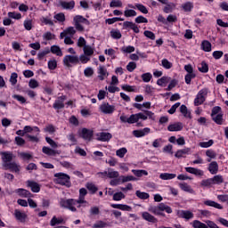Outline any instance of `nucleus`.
Returning <instances> with one entry per match:
<instances>
[{
	"mask_svg": "<svg viewBox=\"0 0 228 228\" xmlns=\"http://www.w3.org/2000/svg\"><path fill=\"white\" fill-rule=\"evenodd\" d=\"M79 204H86V200H85L84 196H79L78 200L74 199H61L60 200V206L61 208H64L65 209H69V211H72L73 213H76L77 211V208H81V205Z\"/></svg>",
	"mask_w": 228,
	"mask_h": 228,
	"instance_id": "nucleus-1",
	"label": "nucleus"
},
{
	"mask_svg": "<svg viewBox=\"0 0 228 228\" xmlns=\"http://www.w3.org/2000/svg\"><path fill=\"white\" fill-rule=\"evenodd\" d=\"M148 211L157 216H165L163 211H166L168 215L173 213L172 208L165 203H159L158 206H150Z\"/></svg>",
	"mask_w": 228,
	"mask_h": 228,
	"instance_id": "nucleus-2",
	"label": "nucleus"
},
{
	"mask_svg": "<svg viewBox=\"0 0 228 228\" xmlns=\"http://www.w3.org/2000/svg\"><path fill=\"white\" fill-rule=\"evenodd\" d=\"M53 182L55 184H61V186H66L67 188H70L72 183H70V175L65 173H56L54 174Z\"/></svg>",
	"mask_w": 228,
	"mask_h": 228,
	"instance_id": "nucleus-3",
	"label": "nucleus"
},
{
	"mask_svg": "<svg viewBox=\"0 0 228 228\" xmlns=\"http://www.w3.org/2000/svg\"><path fill=\"white\" fill-rule=\"evenodd\" d=\"M73 20L75 23V28L77 31H85V28H83V25L81 24H86V26H90V21L86 18L81 15L75 16Z\"/></svg>",
	"mask_w": 228,
	"mask_h": 228,
	"instance_id": "nucleus-4",
	"label": "nucleus"
},
{
	"mask_svg": "<svg viewBox=\"0 0 228 228\" xmlns=\"http://www.w3.org/2000/svg\"><path fill=\"white\" fill-rule=\"evenodd\" d=\"M208 97V88H203L199 91L195 99H194V106H201L206 102V99Z\"/></svg>",
	"mask_w": 228,
	"mask_h": 228,
	"instance_id": "nucleus-5",
	"label": "nucleus"
},
{
	"mask_svg": "<svg viewBox=\"0 0 228 228\" xmlns=\"http://www.w3.org/2000/svg\"><path fill=\"white\" fill-rule=\"evenodd\" d=\"M65 67H72V65H78L79 56L77 55H65L63 58Z\"/></svg>",
	"mask_w": 228,
	"mask_h": 228,
	"instance_id": "nucleus-6",
	"label": "nucleus"
},
{
	"mask_svg": "<svg viewBox=\"0 0 228 228\" xmlns=\"http://www.w3.org/2000/svg\"><path fill=\"white\" fill-rule=\"evenodd\" d=\"M178 218H183V220H193L195 215L190 210H178L176 213Z\"/></svg>",
	"mask_w": 228,
	"mask_h": 228,
	"instance_id": "nucleus-7",
	"label": "nucleus"
},
{
	"mask_svg": "<svg viewBox=\"0 0 228 228\" xmlns=\"http://www.w3.org/2000/svg\"><path fill=\"white\" fill-rule=\"evenodd\" d=\"M143 112L137 113V118L138 120H147V118H150L151 120H154L155 116L154 112L151 110H142Z\"/></svg>",
	"mask_w": 228,
	"mask_h": 228,
	"instance_id": "nucleus-8",
	"label": "nucleus"
},
{
	"mask_svg": "<svg viewBox=\"0 0 228 228\" xmlns=\"http://www.w3.org/2000/svg\"><path fill=\"white\" fill-rule=\"evenodd\" d=\"M80 138H82L86 142H92V139L94 138V132L87 128H82L80 133Z\"/></svg>",
	"mask_w": 228,
	"mask_h": 228,
	"instance_id": "nucleus-9",
	"label": "nucleus"
},
{
	"mask_svg": "<svg viewBox=\"0 0 228 228\" xmlns=\"http://www.w3.org/2000/svg\"><path fill=\"white\" fill-rule=\"evenodd\" d=\"M0 155L2 156L3 165H8L9 163H12V161H13V158H15L13 153L10 151H2L0 152Z\"/></svg>",
	"mask_w": 228,
	"mask_h": 228,
	"instance_id": "nucleus-10",
	"label": "nucleus"
},
{
	"mask_svg": "<svg viewBox=\"0 0 228 228\" xmlns=\"http://www.w3.org/2000/svg\"><path fill=\"white\" fill-rule=\"evenodd\" d=\"M4 170H10L11 172H15L16 174H19L20 172V166L17 164L16 162H9L8 164H2Z\"/></svg>",
	"mask_w": 228,
	"mask_h": 228,
	"instance_id": "nucleus-11",
	"label": "nucleus"
},
{
	"mask_svg": "<svg viewBox=\"0 0 228 228\" xmlns=\"http://www.w3.org/2000/svg\"><path fill=\"white\" fill-rule=\"evenodd\" d=\"M97 175L102 179H106V177L109 179H115V170L109 168L108 171L97 173Z\"/></svg>",
	"mask_w": 228,
	"mask_h": 228,
	"instance_id": "nucleus-12",
	"label": "nucleus"
},
{
	"mask_svg": "<svg viewBox=\"0 0 228 228\" xmlns=\"http://www.w3.org/2000/svg\"><path fill=\"white\" fill-rule=\"evenodd\" d=\"M65 101H67V96L62 95L61 97H58L53 103L54 110H62V108H65Z\"/></svg>",
	"mask_w": 228,
	"mask_h": 228,
	"instance_id": "nucleus-13",
	"label": "nucleus"
},
{
	"mask_svg": "<svg viewBox=\"0 0 228 228\" xmlns=\"http://www.w3.org/2000/svg\"><path fill=\"white\" fill-rule=\"evenodd\" d=\"M59 6H61L62 10H74L76 6V2H74V0H71L69 2H65L61 0L59 2Z\"/></svg>",
	"mask_w": 228,
	"mask_h": 228,
	"instance_id": "nucleus-14",
	"label": "nucleus"
},
{
	"mask_svg": "<svg viewBox=\"0 0 228 228\" xmlns=\"http://www.w3.org/2000/svg\"><path fill=\"white\" fill-rule=\"evenodd\" d=\"M151 133V129L149 127H144L139 130H134L133 134L135 138H142L143 136H147Z\"/></svg>",
	"mask_w": 228,
	"mask_h": 228,
	"instance_id": "nucleus-15",
	"label": "nucleus"
},
{
	"mask_svg": "<svg viewBox=\"0 0 228 228\" xmlns=\"http://www.w3.org/2000/svg\"><path fill=\"white\" fill-rule=\"evenodd\" d=\"M120 120L127 124H136V122H138V114H132L129 118L121 116Z\"/></svg>",
	"mask_w": 228,
	"mask_h": 228,
	"instance_id": "nucleus-16",
	"label": "nucleus"
},
{
	"mask_svg": "<svg viewBox=\"0 0 228 228\" xmlns=\"http://www.w3.org/2000/svg\"><path fill=\"white\" fill-rule=\"evenodd\" d=\"M100 111H102V113H105L106 115H108L115 111V107L110 105L109 103H102L100 106Z\"/></svg>",
	"mask_w": 228,
	"mask_h": 228,
	"instance_id": "nucleus-17",
	"label": "nucleus"
},
{
	"mask_svg": "<svg viewBox=\"0 0 228 228\" xmlns=\"http://www.w3.org/2000/svg\"><path fill=\"white\" fill-rule=\"evenodd\" d=\"M96 140L98 142H109V140H111V134L106 132L98 133L96 134Z\"/></svg>",
	"mask_w": 228,
	"mask_h": 228,
	"instance_id": "nucleus-18",
	"label": "nucleus"
},
{
	"mask_svg": "<svg viewBox=\"0 0 228 228\" xmlns=\"http://www.w3.org/2000/svg\"><path fill=\"white\" fill-rule=\"evenodd\" d=\"M27 186L31 189L33 193H38L40 191V184L35 181L28 180Z\"/></svg>",
	"mask_w": 228,
	"mask_h": 228,
	"instance_id": "nucleus-19",
	"label": "nucleus"
},
{
	"mask_svg": "<svg viewBox=\"0 0 228 228\" xmlns=\"http://www.w3.org/2000/svg\"><path fill=\"white\" fill-rule=\"evenodd\" d=\"M191 152V148H184L182 150H178L175 156L178 159H181V158H186V156L190 155Z\"/></svg>",
	"mask_w": 228,
	"mask_h": 228,
	"instance_id": "nucleus-20",
	"label": "nucleus"
},
{
	"mask_svg": "<svg viewBox=\"0 0 228 228\" xmlns=\"http://www.w3.org/2000/svg\"><path fill=\"white\" fill-rule=\"evenodd\" d=\"M74 35H76V28L74 27H69L60 34V38L63 39L65 37H74Z\"/></svg>",
	"mask_w": 228,
	"mask_h": 228,
	"instance_id": "nucleus-21",
	"label": "nucleus"
},
{
	"mask_svg": "<svg viewBox=\"0 0 228 228\" xmlns=\"http://www.w3.org/2000/svg\"><path fill=\"white\" fill-rule=\"evenodd\" d=\"M183 123L176 122V123L170 124L167 126V131H170L171 133L177 132V131H183Z\"/></svg>",
	"mask_w": 228,
	"mask_h": 228,
	"instance_id": "nucleus-22",
	"label": "nucleus"
},
{
	"mask_svg": "<svg viewBox=\"0 0 228 228\" xmlns=\"http://www.w3.org/2000/svg\"><path fill=\"white\" fill-rule=\"evenodd\" d=\"M185 171L188 172V174H192L198 177H202V175H204V171L191 167H185Z\"/></svg>",
	"mask_w": 228,
	"mask_h": 228,
	"instance_id": "nucleus-23",
	"label": "nucleus"
},
{
	"mask_svg": "<svg viewBox=\"0 0 228 228\" xmlns=\"http://www.w3.org/2000/svg\"><path fill=\"white\" fill-rule=\"evenodd\" d=\"M142 218L146 222H150L151 224H156V222H158V218H156L154 216H152L149 212H142Z\"/></svg>",
	"mask_w": 228,
	"mask_h": 228,
	"instance_id": "nucleus-24",
	"label": "nucleus"
},
{
	"mask_svg": "<svg viewBox=\"0 0 228 228\" xmlns=\"http://www.w3.org/2000/svg\"><path fill=\"white\" fill-rule=\"evenodd\" d=\"M151 102H145L143 103H133V107L135 108V110H139V111H143V108L146 110H151Z\"/></svg>",
	"mask_w": 228,
	"mask_h": 228,
	"instance_id": "nucleus-25",
	"label": "nucleus"
},
{
	"mask_svg": "<svg viewBox=\"0 0 228 228\" xmlns=\"http://www.w3.org/2000/svg\"><path fill=\"white\" fill-rule=\"evenodd\" d=\"M15 193H17L20 197H23L25 199H31V197H33V194L26 189H17L15 191Z\"/></svg>",
	"mask_w": 228,
	"mask_h": 228,
	"instance_id": "nucleus-26",
	"label": "nucleus"
},
{
	"mask_svg": "<svg viewBox=\"0 0 228 228\" xmlns=\"http://www.w3.org/2000/svg\"><path fill=\"white\" fill-rule=\"evenodd\" d=\"M14 216L16 220L21 223L26 222V218H28V216L26 215V213L20 212V210L19 209L14 210Z\"/></svg>",
	"mask_w": 228,
	"mask_h": 228,
	"instance_id": "nucleus-27",
	"label": "nucleus"
},
{
	"mask_svg": "<svg viewBox=\"0 0 228 228\" xmlns=\"http://www.w3.org/2000/svg\"><path fill=\"white\" fill-rule=\"evenodd\" d=\"M179 188L183 191H186L187 193H191L192 195H195V190H193V188H191V186L186 183H179Z\"/></svg>",
	"mask_w": 228,
	"mask_h": 228,
	"instance_id": "nucleus-28",
	"label": "nucleus"
},
{
	"mask_svg": "<svg viewBox=\"0 0 228 228\" xmlns=\"http://www.w3.org/2000/svg\"><path fill=\"white\" fill-rule=\"evenodd\" d=\"M204 205L208 206L209 208H215L216 209H224V206L211 200H205Z\"/></svg>",
	"mask_w": 228,
	"mask_h": 228,
	"instance_id": "nucleus-29",
	"label": "nucleus"
},
{
	"mask_svg": "<svg viewBox=\"0 0 228 228\" xmlns=\"http://www.w3.org/2000/svg\"><path fill=\"white\" fill-rule=\"evenodd\" d=\"M129 181H138V178L133 175H127V176L121 175L118 180H116V184L118 183H129Z\"/></svg>",
	"mask_w": 228,
	"mask_h": 228,
	"instance_id": "nucleus-30",
	"label": "nucleus"
},
{
	"mask_svg": "<svg viewBox=\"0 0 228 228\" xmlns=\"http://www.w3.org/2000/svg\"><path fill=\"white\" fill-rule=\"evenodd\" d=\"M208 172H210L212 175L218 174V162L216 161H211L208 165Z\"/></svg>",
	"mask_w": 228,
	"mask_h": 228,
	"instance_id": "nucleus-31",
	"label": "nucleus"
},
{
	"mask_svg": "<svg viewBox=\"0 0 228 228\" xmlns=\"http://www.w3.org/2000/svg\"><path fill=\"white\" fill-rule=\"evenodd\" d=\"M175 177H177V175L172 173H161L159 175V179H162V181H170L175 179Z\"/></svg>",
	"mask_w": 228,
	"mask_h": 228,
	"instance_id": "nucleus-32",
	"label": "nucleus"
},
{
	"mask_svg": "<svg viewBox=\"0 0 228 228\" xmlns=\"http://www.w3.org/2000/svg\"><path fill=\"white\" fill-rule=\"evenodd\" d=\"M98 77L101 81H104V77L108 76V71L104 66H99L98 68Z\"/></svg>",
	"mask_w": 228,
	"mask_h": 228,
	"instance_id": "nucleus-33",
	"label": "nucleus"
},
{
	"mask_svg": "<svg viewBox=\"0 0 228 228\" xmlns=\"http://www.w3.org/2000/svg\"><path fill=\"white\" fill-rule=\"evenodd\" d=\"M42 151L46 156H56V154H60V151L45 146L43 147Z\"/></svg>",
	"mask_w": 228,
	"mask_h": 228,
	"instance_id": "nucleus-34",
	"label": "nucleus"
},
{
	"mask_svg": "<svg viewBox=\"0 0 228 228\" xmlns=\"http://www.w3.org/2000/svg\"><path fill=\"white\" fill-rule=\"evenodd\" d=\"M206 156L208 163H211L212 159H216V151L214 150H207L206 151Z\"/></svg>",
	"mask_w": 228,
	"mask_h": 228,
	"instance_id": "nucleus-35",
	"label": "nucleus"
},
{
	"mask_svg": "<svg viewBox=\"0 0 228 228\" xmlns=\"http://www.w3.org/2000/svg\"><path fill=\"white\" fill-rule=\"evenodd\" d=\"M175 10V4L167 3L163 8L164 13H172Z\"/></svg>",
	"mask_w": 228,
	"mask_h": 228,
	"instance_id": "nucleus-36",
	"label": "nucleus"
},
{
	"mask_svg": "<svg viewBox=\"0 0 228 228\" xmlns=\"http://www.w3.org/2000/svg\"><path fill=\"white\" fill-rule=\"evenodd\" d=\"M198 69L200 72H202L203 74H208V72H209V66L208 65V63H206V61H203L198 66Z\"/></svg>",
	"mask_w": 228,
	"mask_h": 228,
	"instance_id": "nucleus-37",
	"label": "nucleus"
},
{
	"mask_svg": "<svg viewBox=\"0 0 228 228\" xmlns=\"http://www.w3.org/2000/svg\"><path fill=\"white\" fill-rule=\"evenodd\" d=\"M54 19V22H60V23H63L65 22L66 19H65V13L63 12H58L55 13L53 16Z\"/></svg>",
	"mask_w": 228,
	"mask_h": 228,
	"instance_id": "nucleus-38",
	"label": "nucleus"
},
{
	"mask_svg": "<svg viewBox=\"0 0 228 228\" xmlns=\"http://www.w3.org/2000/svg\"><path fill=\"white\" fill-rule=\"evenodd\" d=\"M191 227L193 228H209L208 227V224H204L200 220H194L191 223Z\"/></svg>",
	"mask_w": 228,
	"mask_h": 228,
	"instance_id": "nucleus-39",
	"label": "nucleus"
},
{
	"mask_svg": "<svg viewBox=\"0 0 228 228\" xmlns=\"http://www.w3.org/2000/svg\"><path fill=\"white\" fill-rule=\"evenodd\" d=\"M180 113H182L185 118H191V113L188 111V107H186V105L180 106Z\"/></svg>",
	"mask_w": 228,
	"mask_h": 228,
	"instance_id": "nucleus-40",
	"label": "nucleus"
},
{
	"mask_svg": "<svg viewBox=\"0 0 228 228\" xmlns=\"http://www.w3.org/2000/svg\"><path fill=\"white\" fill-rule=\"evenodd\" d=\"M23 129L25 134H28V133H33V131L35 133H40V128H38V126H25Z\"/></svg>",
	"mask_w": 228,
	"mask_h": 228,
	"instance_id": "nucleus-41",
	"label": "nucleus"
},
{
	"mask_svg": "<svg viewBox=\"0 0 228 228\" xmlns=\"http://www.w3.org/2000/svg\"><path fill=\"white\" fill-rule=\"evenodd\" d=\"M212 119L214 120V122H216V124H217L218 126H222V124H224V114L219 113L216 116H212Z\"/></svg>",
	"mask_w": 228,
	"mask_h": 228,
	"instance_id": "nucleus-42",
	"label": "nucleus"
},
{
	"mask_svg": "<svg viewBox=\"0 0 228 228\" xmlns=\"http://www.w3.org/2000/svg\"><path fill=\"white\" fill-rule=\"evenodd\" d=\"M201 49L205 51V53H211V43L208 40H204L201 43Z\"/></svg>",
	"mask_w": 228,
	"mask_h": 228,
	"instance_id": "nucleus-43",
	"label": "nucleus"
},
{
	"mask_svg": "<svg viewBox=\"0 0 228 228\" xmlns=\"http://www.w3.org/2000/svg\"><path fill=\"white\" fill-rule=\"evenodd\" d=\"M170 77H162L161 78L157 80V85L159 86H165L167 83H170Z\"/></svg>",
	"mask_w": 228,
	"mask_h": 228,
	"instance_id": "nucleus-44",
	"label": "nucleus"
},
{
	"mask_svg": "<svg viewBox=\"0 0 228 228\" xmlns=\"http://www.w3.org/2000/svg\"><path fill=\"white\" fill-rule=\"evenodd\" d=\"M115 209H120L121 211H133V208L129 205L115 204Z\"/></svg>",
	"mask_w": 228,
	"mask_h": 228,
	"instance_id": "nucleus-45",
	"label": "nucleus"
},
{
	"mask_svg": "<svg viewBox=\"0 0 228 228\" xmlns=\"http://www.w3.org/2000/svg\"><path fill=\"white\" fill-rule=\"evenodd\" d=\"M51 53H53V54H56V56H63V52H61V48L58 45L51 46Z\"/></svg>",
	"mask_w": 228,
	"mask_h": 228,
	"instance_id": "nucleus-46",
	"label": "nucleus"
},
{
	"mask_svg": "<svg viewBox=\"0 0 228 228\" xmlns=\"http://www.w3.org/2000/svg\"><path fill=\"white\" fill-rule=\"evenodd\" d=\"M60 224H63V218H57L56 216H54L50 221V225L52 227H54V225H60Z\"/></svg>",
	"mask_w": 228,
	"mask_h": 228,
	"instance_id": "nucleus-47",
	"label": "nucleus"
},
{
	"mask_svg": "<svg viewBox=\"0 0 228 228\" xmlns=\"http://www.w3.org/2000/svg\"><path fill=\"white\" fill-rule=\"evenodd\" d=\"M83 51H84V54H86V56H88L90 58V56L94 55V49L92 46L90 45H85L83 47Z\"/></svg>",
	"mask_w": 228,
	"mask_h": 228,
	"instance_id": "nucleus-48",
	"label": "nucleus"
},
{
	"mask_svg": "<svg viewBox=\"0 0 228 228\" xmlns=\"http://www.w3.org/2000/svg\"><path fill=\"white\" fill-rule=\"evenodd\" d=\"M135 195H136V197H138V199H141L142 200H147V199H149V197H151V195H149V193L142 192L141 191H136Z\"/></svg>",
	"mask_w": 228,
	"mask_h": 228,
	"instance_id": "nucleus-49",
	"label": "nucleus"
},
{
	"mask_svg": "<svg viewBox=\"0 0 228 228\" xmlns=\"http://www.w3.org/2000/svg\"><path fill=\"white\" fill-rule=\"evenodd\" d=\"M200 186H202V188H209V186H213L212 178L202 180L200 183Z\"/></svg>",
	"mask_w": 228,
	"mask_h": 228,
	"instance_id": "nucleus-50",
	"label": "nucleus"
},
{
	"mask_svg": "<svg viewBox=\"0 0 228 228\" xmlns=\"http://www.w3.org/2000/svg\"><path fill=\"white\" fill-rule=\"evenodd\" d=\"M197 77V74L195 73H187L185 75V83L186 85H191V79H195Z\"/></svg>",
	"mask_w": 228,
	"mask_h": 228,
	"instance_id": "nucleus-51",
	"label": "nucleus"
},
{
	"mask_svg": "<svg viewBox=\"0 0 228 228\" xmlns=\"http://www.w3.org/2000/svg\"><path fill=\"white\" fill-rule=\"evenodd\" d=\"M212 179V183L213 184H222L224 183V176L217 175H215Z\"/></svg>",
	"mask_w": 228,
	"mask_h": 228,
	"instance_id": "nucleus-52",
	"label": "nucleus"
},
{
	"mask_svg": "<svg viewBox=\"0 0 228 228\" xmlns=\"http://www.w3.org/2000/svg\"><path fill=\"white\" fill-rule=\"evenodd\" d=\"M161 65L167 70H168V69H172V67H174V64H172V62H170L167 59H163L161 61Z\"/></svg>",
	"mask_w": 228,
	"mask_h": 228,
	"instance_id": "nucleus-53",
	"label": "nucleus"
},
{
	"mask_svg": "<svg viewBox=\"0 0 228 228\" xmlns=\"http://www.w3.org/2000/svg\"><path fill=\"white\" fill-rule=\"evenodd\" d=\"M86 188L91 192V193H95L99 188L94 184V183H87L86 184Z\"/></svg>",
	"mask_w": 228,
	"mask_h": 228,
	"instance_id": "nucleus-54",
	"label": "nucleus"
},
{
	"mask_svg": "<svg viewBox=\"0 0 228 228\" xmlns=\"http://www.w3.org/2000/svg\"><path fill=\"white\" fill-rule=\"evenodd\" d=\"M182 8L185 12H191V10H193V3L186 2L182 5Z\"/></svg>",
	"mask_w": 228,
	"mask_h": 228,
	"instance_id": "nucleus-55",
	"label": "nucleus"
},
{
	"mask_svg": "<svg viewBox=\"0 0 228 228\" xmlns=\"http://www.w3.org/2000/svg\"><path fill=\"white\" fill-rule=\"evenodd\" d=\"M133 174L136 175V177H142V175H149V173L145 170H132Z\"/></svg>",
	"mask_w": 228,
	"mask_h": 228,
	"instance_id": "nucleus-56",
	"label": "nucleus"
},
{
	"mask_svg": "<svg viewBox=\"0 0 228 228\" xmlns=\"http://www.w3.org/2000/svg\"><path fill=\"white\" fill-rule=\"evenodd\" d=\"M124 15L125 17H136L137 13H136V11L133 9H126L124 12Z\"/></svg>",
	"mask_w": 228,
	"mask_h": 228,
	"instance_id": "nucleus-57",
	"label": "nucleus"
},
{
	"mask_svg": "<svg viewBox=\"0 0 228 228\" xmlns=\"http://www.w3.org/2000/svg\"><path fill=\"white\" fill-rule=\"evenodd\" d=\"M135 8H137V10H139V12H141L142 13H144V14L149 13V10H147V7H145V5L142 4H136Z\"/></svg>",
	"mask_w": 228,
	"mask_h": 228,
	"instance_id": "nucleus-58",
	"label": "nucleus"
},
{
	"mask_svg": "<svg viewBox=\"0 0 228 228\" xmlns=\"http://www.w3.org/2000/svg\"><path fill=\"white\" fill-rule=\"evenodd\" d=\"M127 154V149L126 148H121L116 151V156L118 158H124Z\"/></svg>",
	"mask_w": 228,
	"mask_h": 228,
	"instance_id": "nucleus-59",
	"label": "nucleus"
},
{
	"mask_svg": "<svg viewBox=\"0 0 228 228\" xmlns=\"http://www.w3.org/2000/svg\"><path fill=\"white\" fill-rule=\"evenodd\" d=\"M141 77H142V81L144 82V83H149V82H151V79H152V74H151V73H143L142 76H141Z\"/></svg>",
	"mask_w": 228,
	"mask_h": 228,
	"instance_id": "nucleus-60",
	"label": "nucleus"
},
{
	"mask_svg": "<svg viewBox=\"0 0 228 228\" xmlns=\"http://www.w3.org/2000/svg\"><path fill=\"white\" fill-rule=\"evenodd\" d=\"M17 77H19V75H17V73L13 72L11 74L9 81L12 86H15V85H17Z\"/></svg>",
	"mask_w": 228,
	"mask_h": 228,
	"instance_id": "nucleus-61",
	"label": "nucleus"
},
{
	"mask_svg": "<svg viewBox=\"0 0 228 228\" xmlns=\"http://www.w3.org/2000/svg\"><path fill=\"white\" fill-rule=\"evenodd\" d=\"M78 61H79V63L86 64L87 61H90V57H88V55H86L85 53H83L78 57Z\"/></svg>",
	"mask_w": 228,
	"mask_h": 228,
	"instance_id": "nucleus-62",
	"label": "nucleus"
},
{
	"mask_svg": "<svg viewBox=\"0 0 228 228\" xmlns=\"http://www.w3.org/2000/svg\"><path fill=\"white\" fill-rule=\"evenodd\" d=\"M135 69H136V62L134 61H130L126 65V70H128V72H134Z\"/></svg>",
	"mask_w": 228,
	"mask_h": 228,
	"instance_id": "nucleus-63",
	"label": "nucleus"
},
{
	"mask_svg": "<svg viewBox=\"0 0 228 228\" xmlns=\"http://www.w3.org/2000/svg\"><path fill=\"white\" fill-rule=\"evenodd\" d=\"M217 200L219 202H226L228 205V194H219L217 195Z\"/></svg>",
	"mask_w": 228,
	"mask_h": 228,
	"instance_id": "nucleus-64",
	"label": "nucleus"
}]
</instances>
